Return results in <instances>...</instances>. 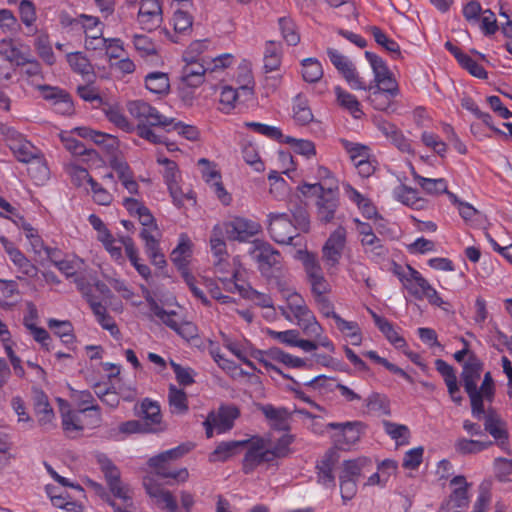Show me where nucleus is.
Segmentation results:
<instances>
[{
	"instance_id": "nucleus-27",
	"label": "nucleus",
	"mask_w": 512,
	"mask_h": 512,
	"mask_svg": "<svg viewBox=\"0 0 512 512\" xmlns=\"http://www.w3.org/2000/svg\"><path fill=\"white\" fill-rule=\"evenodd\" d=\"M141 416L145 432H158L162 430V415L160 405L157 401L145 398L141 402Z\"/></svg>"
},
{
	"instance_id": "nucleus-1",
	"label": "nucleus",
	"mask_w": 512,
	"mask_h": 512,
	"mask_svg": "<svg viewBox=\"0 0 512 512\" xmlns=\"http://www.w3.org/2000/svg\"><path fill=\"white\" fill-rule=\"evenodd\" d=\"M246 451L242 460V471L248 475L262 465H274L277 460L288 457L292 452L291 445L295 442V435L283 433L274 438L271 433L253 435L242 440Z\"/></svg>"
},
{
	"instance_id": "nucleus-45",
	"label": "nucleus",
	"mask_w": 512,
	"mask_h": 512,
	"mask_svg": "<svg viewBox=\"0 0 512 512\" xmlns=\"http://www.w3.org/2000/svg\"><path fill=\"white\" fill-rule=\"evenodd\" d=\"M168 402L173 414H185L188 411V398L184 390L171 384L168 388Z\"/></svg>"
},
{
	"instance_id": "nucleus-19",
	"label": "nucleus",
	"mask_w": 512,
	"mask_h": 512,
	"mask_svg": "<svg viewBox=\"0 0 512 512\" xmlns=\"http://www.w3.org/2000/svg\"><path fill=\"white\" fill-rule=\"evenodd\" d=\"M160 0H141L137 21L143 30L157 29L163 20Z\"/></svg>"
},
{
	"instance_id": "nucleus-3",
	"label": "nucleus",
	"mask_w": 512,
	"mask_h": 512,
	"mask_svg": "<svg viewBox=\"0 0 512 512\" xmlns=\"http://www.w3.org/2000/svg\"><path fill=\"white\" fill-rule=\"evenodd\" d=\"M286 306L280 307L282 314L291 321L290 315L297 321V325L302 329L305 335L316 338L319 344L331 353L335 352V344L324 333L323 326L318 322L314 313L307 306L304 298L297 292H288L286 294Z\"/></svg>"
},
{
	"instance_id": "nucleus-11",
	"label": "nucleus",
	"mask_w": 512,
	"mask_h": 512,
	"mask_svg": "<svg viewBox=\"0 0 512 512\" xmlns=\"http://www.w3.org/2000/svg\"><path fill=\"white\" fill-rule=\"evenodd\" d=\"M239 415L240 411L234 405L221 406L217 412L209 413L203 422L207 438L213 437L215 433L222 434L229 431Z\"/></svg>"
},
{
	"instance_id": "nucleus-14",
	"label": "nucleus",
	"mask_w": 512,
	"mask_h": 512,
	"mask_svg": "<svg viewBox=\"0 0 512 512\" xmlns=\"http://www.w3.org/2000/svg\"><path fill=\"white\" fill-rule=\"evenodd\" d=\"M143 486L157 507L166 512L179 511L175 496L158 483L153 475H147L143 478Z\"/></svg>"
},
{
	"instance_id": "nucleus-4",
	"label": "nucleus",
	"mask_w": 512,
	"mask_h": 512,
	"mask_svg": "<svg viewBox=\"0 0 512 512\" xmlns=\"http://www.w3.org/2000/svg\"><path fill=\"white\" fill-rule=\"evenodd\" d=\"M393 273L411 297L416 300L427 299L432 306H436L446 312L450 311V302L444 300L429 281L411 265L403 267L395 264Z\"/></svg>"
},
{
	"instance_id": "nucleus-31",
	"label": "nucleus",
	"mask_w": 512,
	"mask_h": 512,
	"mask_svg": "<svg viewBox=\"0 0 512 512\" xmlns=\"http://www.w3.org/2000/svg\"><path fill=\"white\" fill-rule=\"evenodd\" d=\"M261 411L269 421V426L274 431L290 433L288 422L289 413L285 408H277L271 404L261 406Z\"/></svg>"
},
{
	"instance_id": "nucleus-17",
	"label": "nucleus",
	"mask_w": 512,
	"mask_h": 512,
	"mask_svg": "<svg viewBox=\"0 0 512 512\" xmlns=\"http://www.w3.org/2000/svg\"><path fill=\"white\" fill-rule=\"evenodd\" d=\"M346 245V229L337 227L326 240L322 248V257L328 267H336Z\"/></svg>"
},
{
	"instance_id": "nucleus-34",
	"label": "nucleus",
	"mask_w": 512,
	"mask_h": 512,
	"mask_svg": "<svg viewBox=\"0 0 512 512\" xmlns=\"http://www.w3.org/2000/svg\"><path fill=\"white\" fill-rule=\"evenodd\" d=\"M89 306L93 314L95 315L98 324L103 329L107 330L112 337H114L115 339H119V328L113 317L110 314H108L106 307L97 299H90Z\"/></svg>"
},
{
	"instance_id": "nucleus-25",
	"label": "nucleus",
	"mask_w": 512,
	"mask_h": 512,
	"mask_svg": "<svg viewBox=\"0 0 512 512\" xmlns=\"http://www.w3.org/2000/svg\"><path fill=\"white\" fill-rule=\"evenodd\" d=\"M367 311L371 315L376 327L391 345L397 349H402L407 346L405 338L400 335L398 329L391 321L378 315L371 308H367Z\"/></svg>"
},
{
	"instance_id": "nucleus-42",
	"label": "nucleus",
	"mask_w": 512,
	"mask_h": 512,
	"mask_svg": "<svg viewBox=\"0 0 512 512\" xmlns=\"http://www.w3.org/2000/svg\"><path fill=\"white\" fill-rule=\"evenodd\" d=\"M335 68L343 76L351 89L359 90L360 88H365V79L359 75L355 65L347 57Z\"/></svg>"
},
{
	"instance_id": "nucleus-29",
	"label": "nucleus",
	"mask_w": 512,
	"mask_h": 512,
	"mask_svg": "<svg viewBox=\"0 0 512 512\" xmlns=\"http://www.w3.org/2000/svg\"><path fill=\"white\" fill-rule=\"evenodd\" d=\"M392 196L396 201L415 210H423L428 204L425 198L419 196L416 189L404 184L395 187Z\"/></svg>"
},
{
	"instance_id": "nucleus-23",
	"label": "nucleus",
	"mask_w": 512,
	"mask_h": 512,
	"mask_svg": "<svg viewBox=\"0 0 512 512\" xmlns=\"http://www.w3.org/2000/svg\"><path fill=\"white\" fill-rule=\"evenodd\" d=\"M224 288L230 293H239L243 298L254 301L257 305L265 308H271L273 301L270 296L260 293L245 283H237L234 280L221 278Z\"/></svg>"
},
{
	"instance_id": "nucleus-54",
	"label": "nucleus",
	"mask_w": 512,
	"mask_h": 512,
	"mask_svg": "<svg viewBox=\"0 0 512 512\" xmlns=\"http://www.w3.org/2000/svg\"><path fill=\"white\" fill-rule=\"evenodd\" d=\"M282 143L290 145L296 154L302 155L307 159L316 155L315 144L310 140L297 139L292 136L285 135Z\"/></svg>"
},
{
	"instance_id": "nucleus-15",
	"label": "nucleus",
	"mask_w": 512,
	"mask_h": 512,
	"mask_svg": "<svg viewBox=\"0 0 512 512\" xmlns=\"http://www.w3.org/2000/svg\"><path fill=\"white\" fill-rule=\"evenodd\" d=\"M222 345L231 352L238 360L245 359V356H251L262 365H267L263 359L264 350L254 347V345L245 338L232 337L224 332H220Z\"/></svg>"
},
{
	"instance_id": "nucleus-62",
	"label": "nucleus",
	"mask_w": 512,
	"mask_h": 512,
	"mask_svg": "<svg viewBox=\"0 0 512 512\" xmlns=\"http://www.w3.org/2000/svg\"><path fill=\"white\" fill-rule=\"evenodd\" d=\"M242 157L256 172H262L265 164L261 160L258 147L255 144L247 143L242 147Z\"/></svg>"
},
{
	"instance_id": "nucleus-48",
	"label": "nucleus",
	"mask_w": 512,
	"mask_h": 512,
	"mask_svg": "<svg viewBox=\"0 0 512 512\" xmlns=\"http://www.w3.org/2000/svg\"><path fill=\"white\" fill-rule=\"evenodd\" d=\"M382 425L385 433L398 445L409 444L410 429L407 425L391 422L388 420H383Z\"/></svg>"
},
{
	"instance_id": "nucleus-61",
	"label": "nucleus",
	"mask_w": 512,
	"mask_h": 512,
	"mask_svg": "<svg viewBox=\"0 0 512 512\" xmlns=\"http://www.w3.org/2000/svg\"><path fill=\"white\" fill-rule=\"evenodd\" d=\"M366 405L371 411L376 412L379 415H391L390 401L386 395L376 392L372 393L368 396Z\"/></svg>"
},
{
	"instance_id": "nucleus-6",
	"label": "nucleus",
	"mask_w": 512,
	"mask_h": 512,
	"mask_svg": "<svg viewBox=\"0 0 512 512\" xmlns=\"http://www.w3.org/2000/svg\"><path fill=\"white\" fill-rule=\"evenodd\" d=\"M129 114L138 121V135L151 143H160L161 136L155 134L151 127L165 129L169 125V118L162 115L155 107L143 100H133L127 103Z\"/></svg>"
},
{
	"instance_id": "nucleus-35",
	"label": "nucleus",
	"mask_w": 512,
	"mask_h": 512,
	"mask_svg": "<svg viewBox=\"0 0 512 512\" xmlns=\"http://www.w3.org/2000/svg\"><path fill=\"white\" fill-rule=\"evenodd\" d=\"M78 136L93 141L98 146L103 147L107 151H113L118 146L117 137L91 129L89 127H77L74 130Z\"/></svg>"
},
{
	"instance_id": "nucleus-50",
	"label": "nucleus",
	"mask_w": 512,
	"mask_h": 512,
	"mask_svg": "<svg viewBox=\"0 0 512 512\" xmlns=\"http://www.w3.org/2000/svg\"><path fill=\"white\" fill-rule=\"evenodd\" d=\"M243 446L242 440L221 442L216 446L214 451L210 454L209 460L211 462H225L230 457L237 453L238 448Z\"/></svg>"
},
{
	"instance_id": "nucleus-8",
	"label": "nucleus",
	"mask_w": 512,
	"mask_h": 512,
	"mask_svg": "<svg viewBox=\"0 0 512 512\" xmlns=\"http://www.w3.org/2000/svg\"><path fill=\"white\" fill-rule=\"evenodd\" d=\"M295 258L302 262L308 282L311 287L313 299L327 296L332 288L325 278L320 262L316 254L307 250H298Z\"/></svg>"
},
{
	"instance_id": "nucleus-44",
	"label": "nucleus",
	"mask_w": 512,
	"mask_h": 512,
	"mask_svg": "<svg viewBox=\"0 0 512 512\" xmlns=\"http://www.w3.org/2000/svg\"><path fill=\"white\" fill-rule=\"evenodd\" d=\"M493 445V441L474 440L465 437L458 438L455 442V450L461 455H472L483 452Z\"/></svg>"
},
{
	"instance_id": "nucleus-56",
	"label": "nucleus",
	"mask_w": 512,
	"mask_h": 512,
	"mask_svg": "<svg viewBox=\"0 0 512 512\" xmlns=\"http://www.w3.org/2000/svg\"><path fill=\"white\" fill-rule=\"evenodd\" d=\"M66 172L76 187H84L86 184L90 187L95 181L86 168L75 163H69Z\"/></svg>"
},
{
	"instance_id": "nucleus-5",
	"label": "nucleus",
	"mask_w": 512,
	"mask_h": 512,
	"mask_svg": "<svg viewBox=\"0 0 512 512\" xmlns=\"http://www.w3.org/2000/svg\"><path fill=\"white\" fill-rule=\"evenodd\" d=\"M310 228L309 215L305 210L296 212L268 214V232L278 244L291 245L299 232H308Z\"/></svg>"
},
{
	"instance_id": "nucleus-60",
	"label": "nucleus",
	"mask_w": 512,
	"mask_h": 512,
	"mask_svg": "<svg viewBox=\"0 0 512 512\" xmlns=\"http://www.w3.org/2000/svg\"><path fill=\"white\" fill-rule=\"evenodd\" d=\"M151 311L163 324H165L173 331H176L182 320L178 313L175 311H166L163 307L159 306L155 302L151 305Z\"/></svg>"
},
{
	"instance_id": "nucleus-52",
	"label": "nucleus",
	"mask_w": 512,
	"mask_h": 512,
	"mask_svg": "<svg viewBox=\"0 0 512 512\" xmlns=\"http://www.w3.org/2000/svg\"><path fill=\"white\" fill-rule=\"evenodd\" d=\"M280 33L285 42L290 46H296L300 42V34L294 20L289 16L278 19Z\"/></svg>"
},
{
	"instance_id": "nucleus-58",
	"label": "nucleus",
	"mask_w": 512,
	"mask_h": 512,
	"mask_svg": "<svg viewBox=\"0 0 512 512\" xmlns=\"http://www.w3.org/2000/svg\"><path fill=\"white\" fill-rule=\"evenodd\" d=\"M359 423L357 422H346V423H336L332 422L327 425L328 428L333 430H339L344 437V444L352 445L359 440V430L357 426Z\"/></svg>"
},
{
	"instance_id": "nucleus-30",
	"label": "nucleus",
	"mask_w": 512,
	"mask_h": 512,
	"mask_svg": "<svg viewBox=\"0 0 512 512\" xmlns=\"http://www.w3.org/2000/svg\"><path fill=\"white\" fill-rule=\"evenodd\" d=\"M185 65L181 72V81L189 87H198L204 82L206 71L204 60L184 61Z\"/></svg>"
},
{
	"instance_id": "nucleus-21",
	"label": "nucleus",
	"mask_w": 512,
	"mask_h": 512,
	"mask_svg": "<svg viewBox=\"0 0 512 512\" xmlns=\"http://www.w3.org/2000/svg\"><path fill=\"white\" fill-rule=\"evenodd\" d=\"M263 359L267 362V365H263L266 371L279 375H282V372L274 362L281 363L288 368H301L306 365L304 359L293 356L277 347L264 351Z\"/></svg>"
},
{
	"instance_id": "nucleus-26",
	"label": "nucleus",
	"mask_w": 512,
	"mask_h": 512,
	"mask_svg": "<svg viewBox=\"0 0 512 512\" xmlns=\"http://www.w3.org/2000/svg\"><path fill=\"white\" fill-rule=\"evenodd\" d=\"M34 413L37 423L44 430H50L55 425V414L51 407L48 397L44 392H37L34 397Z\"/></svg>"
},
{
	"instance_id": "nucleus-43",
	"label": "nucleus",
	"mask_w": 512,
	"mask_h": 512,
	"mask_svg": "<svg viewBox=\"0 0 512 512\" xmlns=\"http://www.w3.org/2000/svg\"><path fill=\"white\" fill-rule=\"evenodd\" d=\"M334 91L338 104L346 109L355 119H360L363 115V111L356 96L342 89L340 86H336Z\"/></svg>"
},
{
	"instance_id": "nucleus-18",
	"label": "nucleus",
	"mask_w": 512,
	"mask_h": 512,
	"mask_svg": "<svg viewBox=\"0 0 512 512\" xmlns=\"http://www.w3.org/2000/svg\"><path fill=\"white\" fill-rule=\"evenodd\" d=\"M225 234L230 240L247 241L261 230V225L254 220L236 217L222 224Z\"/></svg>"
},
{
	"instance_id": "nucleus-24",
	"label": "nucleus",
	"mask_w": 512,
	"mask_h": 512,
	"mask_svg": "<svg viewBox=\"0 0 512 512\" xmlns=\"http://www.w3.org/2000/svg\"><path fill=\"white\" fill-rule=\"evenodd\" d=\"M193 254V243L186 233H181L178 238L177 246L170 254V260L181 273L189 271V263Z\"/></svg>"
},
{
	"instance_id": "nucleus-7",
	"label": "nucleus",
	"mask_w": 512,
	"mask_h": 512,
	"mask_svg": "<svg viewBox=\"0 0 512 512\" xmlns=\"http://www.w3.org/2000/svg\"><path fill=\"white\" fill-rule=\"evenodd\" d=\"M137 216L143 226L140 237L144 241L147 256L150 258L153 265L163 267L166 264V259L160 249L161 234L155 223L153 215L145 206L144 211H141Z\"/></svg>"
},
{
	"instance_id": "nucleus-51",
	"label": "nucleus",
	"mask_w": 512,
	"mask_h": 512,
	"mask_svg": "<svg viewBox=\"0 0 512 512\" xmlns=\"http://www.w3.org/2000/svg\"><path fill=\"white\" fill-rule=\"evenodd\" d=\"M56 268L65 275L66 278H73L84 270L85 262L77 255H66L61 262L57 263Z\"/></svg>"
},
{
	"instance_id": "nucleus-63",
	"label": "nucleus",
	"mask_w": 512,
	"mask_h": 512,
	"mask_svg": "<svg viewBox=\"0 0 512 512\" xmlns=\"http://www.w3.org/2000/svg\"><path fill=\"white\" fill-rule=\"evenodd\" d=\"M170 366L175 374L176 381L180 386L187 387L195 382L196 371L191 367L182 366L175 361H170Z\"/></svg>"
},
{
	"instance_id": "nucleus-57",
	"label": "nucleus",
	"mask_w": 512,
	"mask_h": 512,
	"mask_svg": "<svg viewBox=\"0 0 512 512\" xmlns=\"http://www.w3.org/2000/svg\"><path fill=\"white\" fill-rule=\"evenodd\" d=\"M107 119L113 123L117 128L124 132H132L135 127L128 118L124 115L122 110L118 106H108L104 109Z\"/></svg>"
},
{
	"instance_id": "nucleus-38",
	"label": "nucleus",
	"mask_w": 512,
	"mask_h": 512,
	"mask_svg": "<svg viewBox=\"0 0 512 512\" xmlns=\"http://www.w3.org/2000/svg\"><path fill=\"white\" fill-rule=\"evenodd\" d=\"M292 117L296 124L305 126L314 119L309 101L303 94L296 95L292 100Z\"/></svg>"
},
{
	"instance_id": "nucleus-47",
	"label": "nucleus",
	"mask_w": 512,
	"mask_h": 512,
	"mask_svg": "<svg viewBox=\"0 0 512 512\" xmlns=\"http://www.w3.org/2000/svg\"><path fill=\"white\" fill-rule=\"evenodd\" d=\"M47 325L64 344L69 345L75 342L74 328L70 321L50 318Z\"/></svg>"
},
{
	"instance_id": "nucleus-46",
	"label": "nucleus",
	"mask_w": 512,
	"mask_h": 512,
	"mask_svg": "<svg viewBox=\"0 0 512 512\" xmlns=\"http://www.w3.org/2000/svg\"><path fill=\"white\" fill-rule=\"evenodd\" d=\"M28 164V174L34 180L35 184L43 185L49 180L50 170L42 153Z\"/></svg>"
},
{
	"instance_id": "nucleus-37",
	"label": "nucleus",
	"mask_w": 512,
	"mask_h": 512,
	"mask_svg": "<svg viewBox=\"0 0 512 512\" xmlns=\"http://www.w3.org/2000/svg\"><path fill=\"white\" fill-rule=\"evenodd\" d=\"M66 60L73 72L81 75L88 81L94 78L93 66L85 53L81 51L67 53Z\"/></svg>"
},
{
	"instance_id": "nucleus-49",
	"label": "nucleus",
	"mask_w": 512,
	"mask_h": 512,
	"mask_svg": "<svg viewBox=\"0 0 512 512\" xmlns=\"http://www.w3.org/2000/svg\"><path fill=\"white\" fill-rule=\"evenodd\" d=\"M301 74L307 83H316L323 77V67L316 58H305L301 61Z\"/></svg>"
},
{
	"instance_id": "nucleus-9",
	"label": "nucleus",
	"mask_w": 512,
	"mask_h": 512,
	"mask_svg": "<svg viewBox=\"0 0 512 512\" xmlns=\"http://www.w3.org/2000/svg\"><path fill=\"white\" fill-rule=\"evenodd\" d=\"M62 428L69 437H75L85 429H94L101 424L100 408H92V412L84 410L62 411Z\"/></svg>"
},
{
	"instance_id": "nucleus-39",
	"label": "nucleus",
	"mask_w": 512,
	"mask_h": 512,
	"mask_svg": "<svg viewBox=\"0 0 512 512\" xmlns=\"http://www.w3.org/2000/svg\"><path fill=\"white\" fill-rule=\"evenodd\" d=\"M146 89L156 95L165 96L170 91V79L168 73L153 71L144 78Z\"/></svg>"
},
{
	"instance_id": "nucleus-36",
	"label": "nucleus",
	"mask_w": 512,
	"mask_h": 512,
	"mask_svg": "<svg viewBox=\"0 0 512 512\" xmlns=\"http://www.w3.org/2000/svg\"><path fill=\"white\" fill-rule=\"evenodd\" d=\"M282 44L277 41H266L263 53V68L265 72L279 70L282 63Z\"/></svg>"
},
{
	"instance_id": "nucleus-40",
	"label": "nucleus",
	"mask_w": 512,
	"mask_h": 512,
	"mask_svg": "<svg viewBox=\"0 0 512 512\" xmlns=\"http://www.w3.org/2000/svg\"><path fill=\"white\" fill-rule=\"evenodd\" d=\"M69 24L74 28L83 30L85 37L95 38L96 35L103 34L102 24L97 17L81 14L77 18L70 20Z\"/></svg>"
},
{
	"instance_id": "nucleus-10",
	"label": "nucleus",
	"mask_w": 512,
	"mask_h": 512,
	"mask_svg": "<svg viewBox=\"0 0 512 512\" xmlns=\"http://www.w3.org/2000/svg\"><path fill=\"white\" fill-rule=\"evenodd\" d=\"M306 189H319L320 194L317 199V213L321 222L329 223L334 219L335 212L339 205L338 198V187H333L332 185L329 187H324L321 183L307 184L305 183L301 192L306 193Z\"/></svg>"
},
{
	"instance_id": "nucleus-55",
	"label": "nucleus",
	"mask_w": 512,
	"mask_h": 512,
	"mask_svg": "<svg viewBox=\"0 0 512 512\" xmlns=\"http://www.w3.org/2000/svg\"><path fill=\"white\" fill-rule=\"evenodd\" d=\"M168 122L169 125L165 127L166 131H175L178 135L189 141H197L199 139L200 132L196 126L176 121L174 118H169Z\"/></svg>"
},
{
	"instance_id": "nucleus-12",
	"label": "nucleus",
	"mask_w": 512,
	"mask_h": 512,
	"mask_svg": "<svg viewBox=\"0 0 512 512\" xmlns=\"http://www.w3.org/2000/svg\"><path fill=\"white\" fill-rule=\"evenodd\" d=\"M484 420V430L494 439L496 445L505 453L510 454L509 432L506 421L494 409L488 408Z\"/></svg>"
},
{
	"instance_id": "nucleus-64",
	"label": "nucleus",
	"mask_w": 512,
	"mask_h": 512,
	"mask_svg": "<svg viewBox=\"0 0 512 512\" xmlns=\"http://www.w3.org/2000/svg\"><path fill=\"white\" fill-rule=\"evenodd\" d=\"M371 33L377 44L381 45L390 53L395 54L396 57L400 56L399 44L394 39L390 38L386 33H384L379 27L372 26Z\"/></svg>"
},
{
	"instance_id": "nucleus-2",
	"label": "nucleus",
	"mask_w": 512,
	"mask_h": 512,
	"mask_svg": "<svg viewBox=\"0 0 512 512\" xmlns=\"http://www.w3.org/2000/svg\"><path fill=\"white\" fill-rule=\"evenodd\" d=\"M365 58L371 66L374 74L373 81L367 83L365 88L359 90L367 91L368 101L378 111H387L394 103L395 98L400 94L398 82L389 70L386 62L377 54L366 51Z\"/></svg>"
},
{
	"instance_id": "nucleus-32",
	"label": "nucleus",
	"mask_w": 512,
	"mask_h": 512,
	"mask_svg": "<svg viewBox=\"0 0 512 512\" xmlns=\"http://www.w3.org/2000/svg\"><path fill=\"white\" fill-rule=\"evenodd\" d=\"M372 468V461L367 457L344 460L342 462L339 478L358 482L363 472Z\"/></svg>"
},
{
	"instance_id": "nucleus-53",
	"label": "nucleus",
	"mask_w": 512,
	"mask_h": 512,
	"mask_svg": "<svg viewBox=\"0 0 512 512\" xmlns=\"http://www.w3.org/2000/svg\"><path fill=\"white\" fill-rule=\"evenodd\" d=\"M244 127L279 143H282L285 137L280 128L265 123L249 121L244 122Z\"/></svg>"
},
{
	"instance_id": "nucleus-20",
	"label": "nucleus",
	"mask_w": 512,
	"mask_h": 512,
	"mask_svg": "<svg viewBox=\"0 0 512 512\" xmlns=\"http://www.w3.org/2000/svg\"><path fill=\"white\" fill-rule=\"evenodd\" d=\"M334 336L341 338L347 344L360 346L363 342V332L358 322L346 320L339 316L330 324Z\"/></svg>"
},
{
	"instance_id": "nucleus-28",
	"label": "nucleus",
	"mask_w": 512,
	"mask_h": 512,
	"mask_svg": "<svg viewBox=\"0 0 512 512\" xmlns=\"http://www.w3.org/2000/svg\"><path fill=\"white\" fill-rule=\"evenodd\" d=\"M482 368L483 363L481 360L474 353H471L463 365L461 374L463 386L466 392L478 389L477 382L480 379Z\"/></svg>"
},
{
	"instance_id": "nucleus-33",
	"label": "nucleus",
	"mask_w": 512,
	"mask_h": 512,
	"mask_svg": "<svg viewBox=\"0 0 512 512\" xmlns=\"http://www.w3.org/2000/svg\"><path fill=\"white\" fill-rule=\"evenodd\" d=\"M451 486H456L449 496V503L453 508L464 509L468 507L470 498L468 489L471 486L463 475H457L450 481Z\"/></svg>"
},
{
	"instance_id": "nucleus-41",
	"label": "nucleus",
	"mask_w": 512,
	"mask_h": 512,
	"mask_svg": "<svg viewBox=\"0 0 512 512\" xmlns=\"http://www.w3.org/2000/svg\"><path fill=\"white\" fill-rule=\"evenodd\" d=\"M413 179L428 195L439 196L447 192L448 182L445 178H428L419 175L414 170L412 172Z\"/></svg>"
},
{
	"instance_id": "nucleus-13",
	"label": "nucleus",
	"mask_w": 512,
	"mask_h": 512,
	"mask_svg": "<svg viewBox=\"0 0 512 512\" xmlns=\"http://www.w3.org/2000/svg\"><path fill=\"white\" fill-rule=\"evenodd\" d=\"M5 140L14 156L20 162L29 163L41 154V151L36 146L14 128L6 129Z\"/></svg>"
},
{
	"instance_id": "nucleus-16",
	"label": "nucleus",
	"mask_w": 512,
	"mask_h": 512,
	"mask_svg": "<svg viewBox=\"0 0 512 512\" xmlns=\"http://www.w3.org/2000/svg\"><path fill=\"white\" fill-rule=\"evenodd\" d=\"M251 258L257 263L262 274L280 263V253L268 242L255 240L249 249Z\"/></svg>"
},
{
	"instance_id": "nucleus-22",
	"label": "nucleus",
	"mask_w": 512,
	"mask_h": 512,
	"mask_svg": "<svg viewBox=\"0 0 512 512\" xmlns=\"http://www.w3.org/2000/svg\"><path fill=\"white\" fill-rule=\"evenodd\" d=\"M338 462L337 452L330 449L316 463L317 483L324 488H334L336 479L334 469Z\"/></svg>"
},
{
	"instance_id": "nucleus-59",
	"label": "nucleus",
	"mask_w": 512,
	"mask_h": 512,
	"mask_svg": "<svg viewBox=\"0 0 512 512\" xmlns=\"http://www.w3.org/2000/svg\"><path fill=\"white\" fill-rule=\"evenodd\" d=\"M35 48L39 57L48 65L52 66L56 58L47 34H40L35 39Z\"/></svg>"
}]
</instances>
